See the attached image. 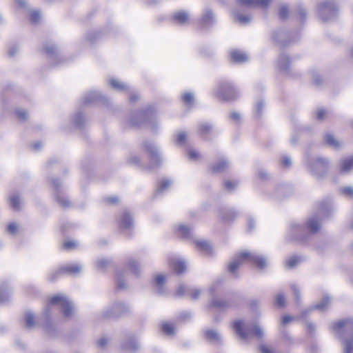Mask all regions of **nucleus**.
<instances>
[{"mask_svg":"<svg viewBox=\"0 0 353 353\" xmlns=\"http://www.w3.org/2000/svg\"><path fill=\"white\" fill-rule=\"evenodd\" d=\"M11 296V290L7 283H3L0 285V303H4L9 301Z\"/></svg>","mask_w":353,"mask_h":353,"instance_id":"27","label":"nucleus"},{"mask_svg":"<svg viewBox=\"0 0 353 353\" xmlns=\"http://www.w3.org/2000/svg\"><path fill=\"white\" fill-rule=\"evenodd\" d=\"M57 305L61 308V312L65 318H70L74 314V307L73 303L69 299L63 294H57L52 296L44 308L41 319L37 321L35 316L32 312H26L24 317V326L28 330L34 329L39 323H41L44 330L49 334L54 332V327L52 324L50 317L52 314V306Z\"/></svg>","mask_w":353,"mask_h":353,"instance_id":"1","label":"nucleus"},{"mask_svg":"<svg viewBox=\"0 0 353 353\" xmlns=\"http://www.w3.org/2000/svg\"><path fill=\"white\" fill-rule=\"evenodd\" d=\"M139 339L133 333L128 334L120 344L121 350L125 352L136 353L139 351Z\"/></svg>","mask_w":353,"mask_h":353,"instance_id":"13","label":"nucleus"},{"mask_svg":"<svg viewBox=\"0 0 353 353\" xmlns=\"http://www.w3.org/2000/svg\"><path fill=\"white\" fill-rule=\"evenodd\" d=\"M172 19L174 22L183 25L186 23L189 19V15L188 12L185 11L176 12L173 14Z\"/></svg>","mask_w":353,"mask_h":353,"instance_id":"33","label":"nucleus"},{"mask_svg":"<svg viewBox=\"0 0 353 353\" xmlns=\"http://www.w3.org/2000/svg\"><path fill=\"white\" fill-rule=\"evenodd\" d=\"M238 213L231 209H221L219 212V218L225 223H230L236 218Z\"/></svg>","mask_w":353,"mask_h":353,"instance_id":"23","label":"nucleus"},{"mask_svg":"<svg viewBox=\"0 0 353 353\" xmlns=\"http://www.w3.org/2000/svg\"><path fill=\"white\" fill-rule=\"evenodd\" d=\"M339 339L342 340L343 353H353V336Z\"/></svg>","mask_w":353,"mask_h":353,"instance_id":"35","label":"nucleus"},{"mask_svg":"<svg viewBox=\"0 0 353 353\" xmlns=\"http://www.w3.org/2000/svg\"><path fill=\"white\" fill-rule=\"evenodd\" d=\"M327 114V111L324 109H319L316 112V119L319 121H323L325 119L326 115Z\"/></svg>","mask_w":353,"mask_h":353,"instance_id":"61","label":"nucleus"},{"mask_svg":"<svg viewBox=\"0 0 353 353\" xmlns=\"http://www.w3.org/2000/svg\"><path fill=\"white\" fill-rule=\"evenodd\" d=\"M305 164L308 172L316 179L325 177L330 169V161L328 159L321 157L307 156Z\"/></svg>","mask_w":353,"mask_h":353,"instance_id":"4","label":"nucleus"},{"mask_svg":"<svg viewBox=\"0 0 353 353\" xmlns=\"http://www.w3.org/2000/svg\"><path fill=\"white\" fill-rule=\"evenodd\" d=\"M162 332L168 336H173L175 334V327L173 323L170 322H163L161 324Z\"/></svg>","mask_w":353,"mask_h":353,"instance_id":"38","label":"nucleus"},{"mask_svg":"<svg viewBox=\"0 0 353 353\" xmlns=\"http://www.w3.org/2000/svg\"><path fill=\"white\" fill-rule=\"evenodd\" d=\"M51 183L54 188V197L56 201L63 208H67L70 205V201L63 193L61 191V182L58 179L52 178Z\"/></svg>","mask_w":353,"mask_h":353,"instance_id":"14","label":"nucleus"},{"mask_svg":"<svg viewBox=\"0 0 353 353\" xmlns=\"http://www.w3.org/2000/svg\"><path fill=\"white\" fill-rule=\"evenodd\" d=\"M312 79H313L314 83L316 85H321V79L320 75L318 74V72H313L312 74Z\"/></svg>","mask_w":353,"mask_h":353,"instance_id":"64","label":"nucleus"},{"mask_svg":"<svg viewBox=\"0 0 353 353\" xmlns=\"http://www.w3.org/2000/svg\"><path fill=\"white\" fill-rule=\"evenodd\" d=\"M214 21V16L210 9L205 10L202 17L201 23L203 26H208L212 25Z\"/></svg>","mask_w":353,"mask_h":353,"instance_id":"34","label":"nucleus"},{"mask_svg":"<svg viewBox=\"0 0 353 353\" xmlns=\"http://www.w3.org/2000/svg\"><path fill=\"white\" fill-rule=\"evenodd\" d=\"M108 82L111 87L118 92H124L130 91V86L128 84L121 82L117 79L111 78L109 79Z\"/></svg>","mask_w":353,"mask_h":353,"instance_id":"26","label":"nucleus"},{"mask_svg":"<svg viewBox=\"0 0 353 353\" xmlns=\"http://www.w3.org/2000/svg\"><path fill=\"white\" fill-rule=\"evenodd\" d=\"M44 52L48 54L49 58L54 59L59 56L57 46L52 43H46L44 46Z\"/></svg>","mask_w":353,"mask_h":353,"instance_id":"36","label":"nucleus"},{"mask_svg":"<svg viewBox=\"0 0 353 353\" xmlns=\"http://www.w3.org/2000/svg\"><path fill=\"white\" fill-rule=\"evenodd\" d=\"M178 235L185 239L192 240L197 249L205 254H210L212 246L209 242L202 239H195L193 235L192 228L187 225L181 224L177 228Z\"/></svg>","mask_w":353,"mask_h":353,"instance_id":"6","label":"nucleus"},{"mask_svg":"<svg viewBox=\"0 0 353 353\" xmlns=\"http://www.w3.org/2000/svg\"><path fill=\"white\" fill-rule=\"evenodd\" d=\"M119 222L121 231L130 234L134 226L133 219L130 212L124 210L119 219Z\"/></svg>","mask_w":353,"mask_h":353,"instance_id":"15","label":"nucleus"},{"mask_svg":"<svg viewBox=\"0 0 353 353\" xmlns=\"http://www.w3.org/2000/svg\"><path fill=\"white\" fill-rule=\"evenodd\" d=\"M234 17L241 24H247L250 21L251 17L246 14H241L236 11L233 12Z\"/></svg>","mask_w":353,"mask_h":353,"instance_id":"40","label":"nucleus"},{"mask_svg":"<svg viewBox=\"0 0 353 353\" xmlns=\"http://www.w3.org/2000/svg\"><path fill=\"white\" fill-rule=\"evenodd\" d=\"M128 162L134 165L137 166H141L142 165V163L141 162V160L139 157V156L136 154H132L128 157Z\"/></svg>","mask_w":353,"mask_h":353,"instance_id":"51","label":"nucleus"},{"mask_svg":"<svg viewBox=\"0 0 353 353\" xmlns=\"http://www.w3.org/2000/svg\"><path fill=\"white\" fill-rule=\"evenodd\" d=\"M233 329L241 340H247L256 337L261 340L265 336L263 329L257 323L253 325L246 323L243 320H237L233 323Z\"/></svg>","mask_w":353,"mask_h":353,"instance_id":"5","label":"nucleus"},{"mask_svg":"<svg viewBox=\"0 0 353 353\" xmlns=\"http://www.w3.org/2000/svg\"><path fill=\"white\" fill-rule=\"evenodd\" d=\"M285 33L283 31H282V30H279V31H277V32L274 33L273 38H274V41L276 42L280 43L282 46H286L287 43L285 42V41H283L280 39V37H285Z\"/></svg>","mask_w":353,"mask_h":353,"instance_id":"46","label":"nucleus"},{"mask_svg":"<svg viewBox=\"0 0 353 353\" xmlns=\"http://www.w3.org/2000/svg\"><path fill=\"white\" fill-rule=\"evenodd\" d=\"M130 312V307L122 302L117 301L105 308L97 316L99 321L118 319Z\"/></svg>","mask_w":353,"mask_h":353,"instance_id":"7","label":"nucleus"},{"mask_svg":"<svg viewBox=\"0 0 353 353\" xmlns=\"http://www.w3.org/2000/svg\"><path fill=\"white\" fill-rule=\"evenodd\" d=\"M203 339L213 345H221L223 343L221 334L216 330L205 329L202 332Z\"/></svg>","mask_w":353,"mask_h":353,"instance_id":"16","label":"nucleus"},{"mask_svg":"<svg viewBox=\"0 0 353 353\" xmlns=\"http://www.w3.org/2000/svg\"><path fill=\"white\" fill-rule=\"evenodd\" d=\"M212 129V125L208 123L203 122L199 124L200 133L203 136L208 134Z\"/></svg>","mask_w":353,"mask_h":353,"instance_id":"44","label":"nucleus"},{"mask_svg":"<svg viewBox=\"0 0 353 353\" xmlns=\"http://www.w3.org/2000/svg\"><path fill=\"white\" fill-rule=\"evenodd\" d=\"M166 276L164 274H159L157 275L154 281V285L156 288V290L159 294H162L164 292V284L165 283Z\"/></svg>","mask_w":353,"mask_h":353,"instance_id":"30","label":"nucleus"},{"mask_svg":"<svg viewBox=\"0 0 353 353\" xmlns=\"http://www.w3.org/2000/svg\"><path fill=\"white\" fill-rule=\"evenodd\" d=\"M316 12L319 19L327 22L336 19L338 8L333 2L325 1L318 4Z\"/></svg>","mask_w":353,"mask_h":353,"instance_id":"11","label":"nucleus"},{"mask_svg":"<svg viewBox=\"0 0 353 353\" xmlns=\"http://www.w3.org/2000/svg\"><path fill=\"white\" fill-rule=\"evenodd\" d=\"M127 268H128L130 270H131L134 274L136 275H139L141 272V266L139 264L138 262H137L134 260H130L129 261Z\"/></svg>","mask_w":353,"mask_h":353,"instance_id":"41","label":"nucleus"},{"mask_svg":"<svg viewBox=\"0 0 353 353\" xmlns=\"http://www.w3.org/2000/svg\"><path fill=\"white\" fill-rule=\"evenodd\" d=\"M277 69L286 75H289L290 72V59L284 54L281 53L276 61Z\"/></svg>","mask_w":353,"mask_h":353,"instance_id":"18","label":"nucleus"},{"mask_svg":"<svg viewBox=\"0 0 353 353\" xmlns=\"http://www.w3.org/2000/svg\"><path fill=\"white\" fill-rule=\"evenodd\" d=\"M353 169V157L342 159L339 161V172L341 174H347Z\"/></svg>","mask_w":353,"mask_h":353,"instance_id":"24","label":"nucleus"},{"mask_svg":"<svg viewBox=\"0 0 353 353\" xmlns=\"http://www.w3.org/2000/svg\"><path fill=\"white\" fill-rule=\"evenodd\" d=\"M117 283L118 289L123 290L126 288V285L121 274H118L117 275Z\"/></svg>","mask_w":353,"mask_h":353,"instance_id":"59","label":"nucleus"},{"mask_svg":"<svg viewBox=\"0 0 353 353\" xmlns=\"http://www.w3.org/2000/svg\"><path fill=\"white\" fill-rule=\"evenodd\" d=\"M265 106V103L262 99L256 101L255 106H254V115L256 117H260L261 115L263 108Z\"/></svg>","mask_w":353,"mask_h":353,"instance_id":"43","label":"nucleus"},{"mask_svg":"<svg viewBox=\"0 0 353 353\" xmlns=\"http://www.w3.org/2000/svg\"><path fill=\"white\" fill-rule=\"evenodd\" d=\"M16 114L19 119L21 121H26L28 119V112L26 110L23 109H17L16 110Z\"/></svg>","mask_w":353,"mask_h":353,"instance_id":"55","label":"nucleus"},{"mask_svg":"<svg viewBox=\"0 0 353 353\" xmlns=\"http://www.w3.org/2000/svg\"><path fill=\"white\" fill-rule=\"evenodd\" d=\"M331 329L339 338L353 336V318H345L334 322Z\"/></svg>","mask_w":353,"mask_h":353,"instance_id":"12","label":"nucleus"},{"mask_svg":"<svg viewBox=\"0 0 353 353\" xmlns=\"http://www.w3.org/2000/svg\"><path fill=\"white\" fill-rule=\"evenodd\" d=\"M170 263L172 268L178 274H182L186 270L187 265L183 259L173 258L170 260Z\"/></svg>","mask_w":353,"mask_h":353,"instance_id":"22","label":"nucleus"},{"mask_svg":"<svg viewBox=\"0 0 353 353\" xmlns=\"http://www.w3.org/2000/svg\"><path fill=\"white\" fill-rule=\"evenodd\" d=\"M211 305L215 307L217 309L223 310L230 307L232 304L227 300L220 298H214L212 301Z\"/></svg>","mask_w":353,"mask_h":353,"instance_id":"29","label":"nucleus"},{"mask_svg":"<svg viewBox=\"0 0 353 353\" xmlns=\"http://www.w3.org/2000/svg\"><path fill=\"white\" fill-rule=\"evenodd\" d=\"M104 201L110 205L118 203L119 198L116 196H106L104 198Z\"/></svg>","mask_w":353,"mask_h":353,"instance_id":"62","label":"nucleus"},{"mask_svg":"<svg viewBox=\"0 0 353 353\" xmlns=\"http://www.w3.org/2000/svg\"><path fill=\"white\" fill-rule=\"evenodd\" d=\"M272 0H237L239 4L245 6L258 7L261 9L268 8Z\"/></svg>","mask_w":353,"mask_h":353,"instance_id":"19","label":"nucleus"},{"mask_svg":"<svg viewBox=\"0 0 353 353\" xmlns=\"http://www.w3.org/2000/svg\"><path fill=\"white\" fill-rule=\"evenodd\" d=\"M288 14H289V10H288V8L287 7V6H285V5L281 6L279 8V17L282 19H285L288 18Z\"/></svg>","mask_w":353,"mask_h":353,"instance_id":"50","label":"nucleus"},{"mask_svg":"<svg viewBox=\"0 0 353 353\" xmlns=\"http://www.w3.org/2000/svg\"><path fill=\"white\" fill-rule=\"evenodd\" d=\"M110 263V260L106 259H100L97 261V267L99 270H104Z\"/></svg>","mask_w":353,"mask_h":353,"instance_id":"47","label":"nucleus"},{"mask_svg":"<svg viewBox=\"0 0 353 353\" xmlns=\"http://www.w3.org/2000/svg\"><path fill=\"white\" fill-rule=\"evenodd\" d=\"M324 142L334 149H339L341 146V143L337 140L332 134L330 132L325 134Z\"/></svg>","mask_w":353,"mask_h":353,"instance_id":"28","label":"nucleus"},{"mask_svg":"<svg viewBox=\"0 0 353 353\" xmlns=\"http://www.w3.org/2000/svg\"><path fill=\"white\" fill-rule=\"evenodd\" d=\"M330 303V297L328 296H324L322 300L320 301V303L314 305L312 307H309L308 309L305 310L303 312V315H306L309 314L310 312L313 311L314 310H319L321 311H324L328 306Z\"/></svg>","mask_w":353,"mask_h":353,"instance_id":"25","label":"nucleus"},{"mask_svg":"<svg viewBox=\"0 0 353 353\" xmlns=\"http://www.w3.org/2000/svg\"><path fill=\"white\" fill-rule=\"evenodd\" d=\"M247 263H251L259 269H264L267 266V261L265 257L253 252H243L234 256L228 265V271L236 276V270L239 266Z\"/></svg>","mask_w":353,"mask_h":353,"instance_id":"3","label":"nucleus"},{"mask_svg":"<svg viewBox=\"0 0 353 353\" xmlns=\"http://www.w3.org/2000/svg\"><path fill=\"white\" fill-rule=\"evenodd\" d=\"M63 275L62 271H61V267L55 270L50 272L48 276V280L50 282H54L60 276Z\"/></svg>","mask_w":353,"mask_h":353,"instance_id":"45","label":"nucleus"},{"mask_svg":"<svg viewBox=\"0 0 353 353\" xmlns=\"http://www.w3.org/2000/svg\"><path fill=\"white\" fill-rule=\"evenodd\" d=\"M302 261V257L300 256H292L287 259L285 262V267L289 269H293L296 267Z\"/></svg>","mask_w":353,"mask_h":353,"instance_id":"37","label":"nucleus"},{"mask_svg":"<svg viewBox=\"0 0 353 353\" xmlns=\"http://www.w3.org/2000/svg\"><path fill=\"white\" fill-rule=\"evenodd\" d=\"M230 161L225 157H221L218 161L211 165L212 172L215 173L223 172L230 168Z\"/></svg>","mask_w":353,"mask_h":353,"instance_id":"20","label":"nucleus"},{"mask_svg":"<svg viewBox=\"0 0 353 353\" xmlns=\"http://www.w3.org/2000/svg\"><path fill=\"white\" fill-rule=\"evenodd\" d=\"M172 182L169 179H163L159 182V186L156 191V194H159L161 193L166 191L169 187L170 186Z\"/></svg>","mask_w":353,"mask_h":353,"instance_id":"39","label":"nucleus"},{"mask_svg":"<svg viewBox=\"0 0 353 353\" xmlns=\"http://www.w3.org/2000/svg\"><path fill=\"white\" fill-rule=\"evenodd\" d=\"M10 205L11 208L16 211L21 210L22 207V200L17 194H12L9 197Z\"/></svg>","mask_w":353,"mask_h":353,"instance_id":"31","label":"nucleus"},{"mask_svg":"<svg viewBox=\"0 0 353 353\" xmlns=\"http://www.w3.org/2000/svg\"><path fill=\"white\" fill-rule=\"evenodd\" d=\"M215 94L221 101H230L236 99L239 92L232 83L221 81L215 90Z\"/></svg>","mask_w":353,"mask_h":353,"instance_id":"9","label":"nucleus"},{"mask_svg":"<svg viewBox=\"0 0 353 353\" xmlns=\"http://www.w3.org/2000/svg\"><path fill=\"white\" fill-rule=\"evenodd\" d=\"M72 122L77 128L83 126L85 122V118L81 112L76 113L72 119Z\"/></svg>","mask_w":353,"mask_h":353,"instance_id":"42","label":"nucleus"},{"mask_svg":"<svg viewBox=\"0 0 353 353\" xmlns=\"http://www.w3.org/2000/svg\"><path fill=\"white\" fill-rule=\"evenodd\" d=\"M188 157L190 159L196 160L199 158L200 154L199 153L196 151L195 150H190L188 153Z\"/></svg>","mask_w":353,"mask_h":353,"instance_id":"63","label":"nucleus"},{"mask_svg":"<svg viewBox=\"0 0 353 353\" xmlns=\"http://www.w3.org/2000/svg\"><path fill=\"white\" fill-rule=\"evenodd\" d=\"M143 148L149 155L147 168L149 170H153L159 167L162 163L159 148L153 142L146 140L143 142Z\"/></svg>","mask_w":353,"mask_h":353,"instance_id":"10","label":"nucleus"},{"mask_svg":"<svg viewBox=\"0 0 353 353\" xmlns=\"http://www.w3.org/2000/svg\"><path fill=\"white\" fill-rule=\"evenodd\" d=\"M108 343V339L106 336L100 337L96 342L97 346L99 348H105Z\"/></svg>","mask_w":353,"mask_h":353,"instance_id":"52","label":"nucleus"},{"mask_svg":"<svg viewBox=\"0 0 353 353\" xmlns=\"http://www.w3.org/2000/svg\"><path fill=\"white\" fill-rule=\"evenodd\" d=\"M281 165L283 168H290L292 165V159L288 156H283L281 158Z\"/></svg>","mask_w":353,"mask_h":353,"instance_id":"53","label":"nucleus"},{"mask_svg":"<svg viewBox=\"0 0 353 353\" xmlns=\"http://www.w3.org/2000/svg\"><path fill=\"white\" fill-rule=\"evenodd\" d=\"M340 192L341 194L348 196L350 198L353 197V187L347 186L343 187L340 189Z\"/></svg>","mask_w":353,"mask_h":353,"instance_id":"48","label":"nucleus"},{"mask_svg":"<svg viewBox=\"0 0 353 353\" xmlns=\"http://www.w3.org/2000/svg\"><path fill=\"white\" fill-rule=\"evenodd\" d=\"M237 183L234 181H230V180H226L224 182V188L228 191H232L234 190V188L236 187Z\"/></svg>","mask_w":353,"mask_h":353,"instance_id":"56","label":"nucleus"},{"mask_svg":"<svg viewBox=\"0 0 353 353\" xmlns=\"http://www.w3.org/2000/svg\"><path fill=\"white\" fill-rule=\"evenodd\" d=\"M332 211V205L330 201L319 203L316 212L308 217L305 224H299L294 221L290 223L286 239L290 241L305 242L307 239L306 232L312 234L319 232L321 228V220L328 217Z\"/></svg>","mask_w":353,"mask_h":353,"instance_id":"2","label":"nucleus"},{"mask_svg":"<svg viewBox=\"0 0 353 353\" xmlns=\"http://www.w3.org/2000/svg\"><path fill=\"white\" fill-rule=\"evenodd\" d=\"M186 139V134L184 132H179L176 137V142L178 144H183Z\"/></svg>","mask_w":353,"mask_h":353,"instance_id":"60","label":"nucleus"},{"mask_svg":"<svg viewBox=\"0 0 353 353\" xmlns=\"http://www.w3.org/2000/svg\"><path fill=\"white\" fill-rule=\"evenodd\" d=\"M137 117L138 119H132L131 120L132 125L141 127L143 124H147L154 131L157 129V116L154 109L151 107L139 112Z\"/></svg>","mask_w":353,"mask_h":353,"instance_id":"8","label":"nucleus"},{"mask_svg":"<svg viewBox=\"0 0 353 353\" xmlns=\"http://www.w3.org/2000/svg\"><path fill=\"white\" fill-rule=\"evenodd\" d=\"M182 99L185 103L191 105L194 100V94L192 92L185 93Z\"/></svg>","mask_w":353,"mask_h":353,"instance_id":"54","label":"nucleus"},{"mask_svg":"<svg viewBox=\"0 0 353 353\" xmlns=\"http://www.w3.org/2000/svg\"><path fill=\"white\" fill-rule=\"evenodd\" d=\"M275 304L280 307H283L285 306V299L283 293H279L276 296Z\"/></svg>","mask_w":353,"mask_h":353,"instance_id":"49","label":"nucleus"},{"mask_svg":"<svg viewBox=\"0 0 353 353\" xmlns=\"http://www.w3.org/2000/svg\"><path fill=\"white\" fill-rule=\"evenodd\" d=\"M97 101L106 103L108 99L97 91H91L86 93L81 99L83 105H89Z\"/></svg>","mask_w":353,"mask_h":353,"instance_id":"17","label":"nucleus"},{"mask_svg":"<svg viewBox=\"0 0 353 353\" xmlns=\"http://www.w3.org/2000/svg\"><path fill=\"white\" fill-rule=\"evenodd\" d=\"M41 19V14L38 10H34L30 14V20L33 23H37Z\"/></svg>","mask_w":353,"mask_h":353,"instance_id":"57","label":"nucleus"},{"mask_svg":"<svg viewBox=\"0 0 353 353\" xmlns=\"http://www.w3.org/2000/svg\"><path fill=\"white\" fill-rule=\"evenodd\" d=\"M231 59L236 63H243L248 61V55L239 50H233L230 54Z\"/></svg>","mask_w":353,"mask_h":353,"instance_id":"32","label":"nucleus"},{"mask_svg":"<svg viewBox=\"0 0 353 353\" xmlns=\"http://www.w3.org/2000/svg\"><path fill=\"white\" fill-rule=\"evenodd\" d=\"M256 176L259 179L261 180H266L269 177L268 173L266 172L265 170L263 168H260L256 172Z\"/></svg>","mask_w":353,"mask_h":353,"instance_id":"58","label":"nucleus"},{"mask_svg":"<svg viewBox=\"0 0 353 353\" xmlns=\"http://www.w3.org/2000/svg\"><path fill=\"white\" fill-rule=\"evenodd\" d=\"M82 270V266L78 263L66 264L61 266L63 274L77 275Z\"/></svg>","mask_w":353,"mask_h":353,"instance_id":"21","label":"nucleus"}]
</instances>
